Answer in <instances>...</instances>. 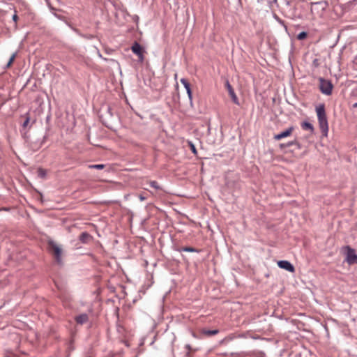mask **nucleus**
Here are the masks:
<instances>
[{
    "instance_id": "nucleus-9",
    "label": "nucleus",
    "mask_w": 357,
    "mask_h": 357,
    "mask_svg": "<svg viewBox=\"0 0 357 357\" xmlns=\"http://www.w3.org/2000/svg\"><path fill=\"white\" fill-rule=\"evenodd\" d=\"M181 82L183 84V85L184 86V87L186 89V91H187L188 98L190 99V101L192 102V91H191V88H190V84H189L188 80L184 79V78H182L181 79Z\"/></svg>"
},
{
    "instance_id": "nucleus-17",
    "label": "nucleus",
    "mask_w": 357,
    "mask_h": 357,
    "mask_svg": "<svg viewBox=\"0 0 357 357\" xmlns=\"http://www.w3.org/2000/svg\"><path fill=\"white\" fill-rule=\"evenodd\" d=\"M307 34L306 32L305 31H303V32H301L298 36H297V38L300 40H304L307 38Z\"/></svg>"
},
{
    "instance_id": "nucleus-14",
    "label": "nucleus",
    "mask_w": 357,
    "mask_h": 357,
    "mask_svg": "<svg viewBox=\"0 0 357 357\" xmlns=\"http://www.w3.org/2000/svg\"><path fill=\"white\" fill-rule=\"evenodd\" d=\"M291 145H296L298 149H301V144L296 140L290 142L287 144H281L280 147H281V149H283V148H285L287 146H290Z\"/></svg>"
},
{
    "instance_id": "nucleus-12",
    "label": "nucleus",
    "mask_w": 357,
    "mask_h": 357,
    "mask_svg": "<svg viewBox=\"0 0 357 357\" xmlns=\"http://www.w3.org/2000/svg\"><path fill=\"white\" fill-rule=\"evenodd\" d=\"M91 238V235L89 234L87 232L82 233L80 236H79V240L82 243H87Z\"/></svg>"
},
{
    "instance_id": "nucleus-6",
    "label": "nucleus",
    "mask_w": 357,
    "mask_h": 357,
    "mask_svg": "<svg viewBox=\"0 0 357 357\" xmlns=\"http://www.w3.org/2000/svg\"><path fill=\"white\" fill-rule=\"evenodd\" d=\"M278 266L280 268L287 270L291 273H294L295 271V268H294V266L288 261H284V260L278 261Z\"/></svg>"
},
{
    "instance_id": "nucleus-11",
    "label": "nucleus",
    "mask_w": 357,
    "mask_h": 357,
    "mask_svg": "<svg viewBox=\"0 0 357 357\" xmlns=\"http://www.w3.org/2000/svg\"><path fill=\"white\" fill-rule=\"evenodd\" d=\"M201 334L205 335V336H212V335H217L218 333H219V331L215 329V330H208V329H206V328H202L201 331Z\"/></svg>"
},
{
    "instance_id": "nucleus-25",
    "label": "nucleus",
    "mask_w": 357,
    "mask_h": 357,
    "mask_svg": "<svg viewBox=\"0 0 357 357\" xmlns=\"http://www.w3.org/2000/svg\"><path fill=\"white\" fill-rule=\"evenodd\" d=\"M186 348L190 350V346L188 344V345H186Z\"/></svg>"
},
{
    "instance_id": "nucleus-16",
    "label": "nucleus",
    "mask_w": 357,
    "mask_h": 357,
    "mask_svg": "<svg viewBox=\"0 0 357 357\" xmlns=\"http://www.w3.org/2000/svg\"><path fill=\"white\" fill-rule=\"evenodd\" d=\"M15 57H16V54L15 53L13 54V55L10 56V58L6 65L7 68H10L12 66V64L13 63V62L15 59Z\"/></svg>"
},
{
    "instance_id": "nucleus-19",
    "label": "nucleus",
    "mask_w": 357,
    "mask_h": 357,
    "mask_svg": "<svg viewBox=\"0 0 357 357\" xmlns=\"http://www.w3.org/2000/svg\"><path fill=\"white\" fill-rule=\"evenodd\" d=\"M149 184H150L151 187H152L153 188L160 189L158 183L155 181H150Z\"/></svg>"
},
{
    "instance_id": "nucleus-10",
    "label": "nucleus",
    "mask_w": 357,
    "mask_h": 357,
    "mask_svg": "<svg viewBox=\"0 0 357 357\" xmlns=\"http://www.w3.org/2000/svg\"><path fill=\"white\" fill-rule=\"evenodd\" d=\"M89 320V317L86 314H82L75 317V321L79 324H83L87 322Z\"/></svg>"
},
{
    "instance_id": "nucleus-13",
    "label": "nucleus",
    "mask_w": 357,
    "mask_h": 357,
    "mask_svg": "<svg viewBox=\"0 0 357 357\" xmlns=\"http://www.w3.org/2000/svg\"><path fill=\"white\" fill-rule=\"evenodd\" d=\"M301 128H302L303 130H308L311 131L312 132H313V130H314V127H313V126H312L310 123H309V122H306V121H305V122H303V123H301Z\"/></svg>"
},
{
    "instance_id": "nucleus-22",
    "label": "nucleus",
    "mask_w": 357,
    "mask_h": 357,
    "mask_svg": "<svg viewBox=\"0 0 357 357\" xmlns=\"http://www.w3.org/2000/svg\"><path fill=\"white\" fill-rule=\"evenodd\" d=\"M190 146H191V150H192V151L194 153H197V150H196V149H195V146L192 144L190 145Z\"/></svg>"
},
{
    "instance_id": "nucleus-24",
    "label": "nucleus",
    "mask_w": 357,
    "mask_h": 357,
    "mask_svg": "<svg viewBox=\"0 0 357 357\" xmlns=\"http://www.w3.org/2000/svg\"><path fill=\"white\" fill-rule=\"evenodd\" d=\"M139 199H140L141 201H144V200L145 199V197H143L142 195H140V196H139Z\"/></svg>"
},
{
    "instance_id": "nucleus-2",
    "label": "nucleus",
    "mask_w": 357,
    "mask_h": 357,
    "mask_svg": "<svg viewBox=\"0 0 357 357\" xmlns=\"http://www.w3.org/2000/svg\"><path fill=\"white\" fill-rule=\"evenodd\" d=\"M319 89L321 93L326 95H331L332 93L333 86L332 83L323 78L319 79Z\"/></svg>"
},
{
    "instance_id": "nucleus-20",
    "label": "nucleus",
    "mask_w": 357,
    "mask_h": 357,
    "mask_svg": "<svg viewBox=\"0 0 357 357\" xmlns=\"http://www.w3.org/2000/svg\"><path fill=\"white\" fill-rule=\"evenodd\" d=\"M105 167L104 165H102V164H100V165H90L89 167L90 168H95V169H103Z\"/></svg>"
},
{
    "instance_id": "nucleus-8",
    "label": "nucleus",
    "mask_w": 357,
    "mask_h": 357,
    "mask_svg": "<svg viewBox=\"0 0 357 357\" xmlns=\"http://www.w3.org/2000/svg\"><path fill=\"white\" fill-rule=\"evenodd\" d=\"M226 87H227L228 92H229L232 100L234 101V102L238 105V98H237L232 86L229 83V82H226Z\"/></svg>"
},
{
    "instance_id": "nucleus-4",
    "label": "nucleus",
    "mask_w": 357,
    "mask_h": 357,
    "mask_svg": "<svg viewBox=\"0 0 357 357\" xmlns=\"http://www.w3.org/2000/svg\"><path fill=\"white\" fill-rule=\"evenodd\" d=\"M131 50L135 54L138 56L139 59L141 61L144 60V50L139 43H138L137 42H135L131 47Z\"/></svg>"
},
{
    "instance_id": "nucleus-3",
    "label": "nucleus",
    "mask_w": 357,
    "mask_h": 357,
    "mask_svg": "<svg viewBox=\"0 0 357 357\" xmlns=\"http://www.w3.org/2000/svg\"><path fill=\"white\" fill-rule=\"evenodd\" d=\"M48 246L50 252L54 255L56 261L58 263H60L61 261V248L59 247V245H57L56 243L53 241H50L48 243Z\"/></svg>"
},
{
    "instance_id": "nucleus-1",
    "label": "nucleus",
    "mask_w": 357,
    "mask_h": 357,
    "mask_svg": "<svg viewBox=\"0 0 357 357\" xmlns=\"http://www.w3.org/2000/svg\"><path fill=\"white\" fill-rule=\"evenodd\" d=\"M316 112L321 132L324 136H327L328 124L324 105L321 104L317 107Z\"/></svg>"
},
{
    "instance_id": "nucleus-7",
    "label": "nucleus",
    "mask_w": 357,
    "mask_h": 357,
    "mask_svg": "<svg viewBox=\"0 0 357 357\" xmlns=\"http://www.w3.org/2000/svg\"><path fill=\"white\" fill-rule=\"evenodd\" d=\"M294 130V128L293 127H290L288 129H287L286 130L278 134V135H275L274 136V139L275 140H280L283 138H285V137H287L289 136H290Z\"/></svg>"
},
{
    "instance_id": "nucleus-18",
    "label": "nucleus",
    "mask_w": 357,
    "mask_h": 357,
    "mask_svg": "<svg viewBox=\"0 0 357 357\" xmlns=\"http://www.w3.org/2000/svg\"><path fill=\"white\" fill-rule=\"evenodd\" d=\"M181 250L183 251L189 252H196V250L192 247H183V248H182Z\"/></svg>"
},
{
    "instance_id": "nucleus-5",
    "label": "nucleus",
    "mask_w": 357,
    "mask_h": 357,
    "mask_svg": "<svg viewBox=\"0 0 357 357\" xmlns=\"http://www.w3.org/2000/svg\"><path fill=\"white\" fill-rule=\"evenodd\" d=\"M347 250V261L349 264H357V255L355 253V250L349 246H346Z\"/></svg>"
},
{
    "instance_id": "nucleus-15",
    "label": "nucleus",
    "mask_w": 357,
    "mask_h": 357,
    "mask_svg": "<svg viewBox=\"0 0 357 357\" xmlns=\"http://www.w3.org/2000/svg\"><path fill=\"white\" fill-rule=\"evenodd\" d=\"M38 176L41 178H45L47 174V171L43 168H38L37 170Z\"/></svg>"
},
{
    "instance_id": "nucleus-21",
    "label": "nucleus",
    "mask_w": 357,
    "mask_h": 357,
    "mask_svg": "<svg viewBox=\"0 0 357 357\" xmlns=\"http://www.w3.org/2000/svg\"><path fill=\"white\" fill-rule=\"evenodd\" d=\"M29 121H30V118H29V114H26V120L24 121V123H23V127L25 128L28 126L29 123Z\"/></svg>"
},
{
    "instance_id": "nucleus-26",
    "label": "nucleus",
    "mask_w": 357,
    "mask_h": 357,
    "mask_svg": "<svg viewBox=\"0 0 357 357\" xmlns=\"http://www.w3.org/2000/svg\"><path fill=\"white\" fill-rule=\"evenodd\" d=\"M354 107H357V103H355V104L354 105Z\"/></svg>"
},
{
    "instance_id": "nucleus-23",
    "label": "nucleus",
    "mask_w": 357,
    "mask_h": 357,
    "mask_svg": "<svg viewBox=\"0 0 357 357\" xmlns=\"http://www.w3.org/2000/svg\"><path fill=\"white\" fill-rule=\"evenodd\" d=\"M13 19L15 22L17 21V20L18 19V17L16 14H15L13 16Z\"/></svg>"
}]
</instances>
